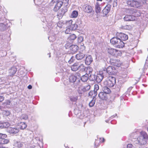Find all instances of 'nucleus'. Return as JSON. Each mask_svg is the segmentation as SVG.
<instances>
[{"label": "nucleus", "instance_id": "dca6fc26", "mask_svg": "<svg viewBox=\"0 0 148 148\" xmlns=\"http://www.w3.org/2000/svg\"><path fill=\"white\" fill-rule=\"evenodd\" d=\"M125 11L127 14H134L135 12L136 11V9L133 8L126 9Z\"/></svg>", "mask_w": 148, "mask_h": 148}, {"label": "nucleus", "instance_id": "f8f14e48", "mask_svg": "<svg viewBox=\"0 0 148 148\" xmlns=\"http://www.w3.org/2000/svg\"><path fill=\"white\" fill-rule=\"evenodd\" d=\"M67 11V10L66 8H63L60 10L58 13V16L60 18H62L65 12Z\"/></svg>", "mask_w": 148, "mask_h": 148}, {"label": "nucleus", "instance_id": "e2e57ef3", "mask_svg": "<svg viewBox=\"0 0 148 148\" xmlns=\"http://www.w3.org/2000/svg\"><path fill=\"white\" fill-rule=\"evenodd\" d=\"M148 57L147 58V59L146 60L145 63V66H144L145 67V68L147 67L148 66Z\"/></svg>", "mask_w": 148, "mask_h": 148}, {"label": "nucleus", "instance_id": "9d476101", "mask_svg": "<svg viewBox=\"0 0 148 148\" xmlns=\"http://www.w3.org/2000/svg\"><path fill=\"white\" fill-rule=\"evenodd\" d=\"M111 8V6L110 5H107L102 10V12L103 14V16H106L110 12Z\"/></svg>", "mask_w": 148, "mask_h": 148}, {"label": "nucleus", "instance_id": "7ed1b4c3", "mask_svg": "<svg viewBox=\"0 0 148 148\" xmlns=\"http://www.w3.org/2000/svg\"><path fill=\"white\" fill-rule=\"evenodd\" d=\"M108 52L109 54L116 57L120 56L121 54V52L119 50L112 48H108Z\"/></svg>", "mask_w": 148, "mask_h": 148}, {"label": "nucleus", "instance_id": "ddd939ff", "mask_svg": "<svg viewBox=\"0 0 148 148\" xmlns=\"http://www.w3.org/2000/svg\"><path fill=\"white\" fill-rule=\"evenodd\" d=\"M135 19V17L131 15H126L124 18V20L125 21H134Z\"/></svg>", "mask_w": 148, "mask_h": 148}, {"label": "nucleus", "instance_id": "2f4dec72", "mask_svg": "<svg viewBox=\"0 0 148 148\" xmlns=\"http://www.w3.org/2000/svg\"><path fill=\"white\" fill-rule=\"evenodd\" d=\"M24 145V143H21L20 142L16 141L14 144L15 146L18 148L23 147Z\"/></svg>", "mask_w": 148, "mask_h": 148}, {"label": "nucleus", "instance_id": "4468645a", "mask_svg": "<svg viewBox=\"0 0 148 148\" xmlns=\"http://www.w3.org/2000/svg\"><path fill=\"white\" fill-rule=\"evenodd\" d=\"M62 4L63 2L62 0H59L58 1L54 8V10L55 11L58 10L61 8Z\"/></svg>", "mask_w": 148, "mask_h": 148}, {"label": "nucleus", "instance_id": "49530a36", "mask_svg": "<svg viewBox=\"0 0 148 148\" xmlns=\"http://www.w3.org/2000/svg\"><path fill=\"white\" fill-rule=\"evenodd\" d=\"M89 79L91 80L94 81L96 79V76L93 74H90L89 75Z\"/></svg>", "mask_w": 148, "mask_h": 148}, {"label": "nucleus", "instance_id": "cd10ccee", "mask_svg": "<svg viewBox=\"0 0 148 148\" xmlns=\"http://www.w3.org/2000/svg\"><path fill=\"white\" fill-rule=\"evenodd\" d=\"M100 4L98 2L96 3L95 5V11L97 13H100L101 11V8L100 7Z\"/></svg>", "mask_w": 148, "mask_h": 148}, {"label": "nucleus", "instance_id": "0eeeda50", "mask_svg": "<svg viewBox=\"0 0 148 148\" xmlns=\"http://www.w3.org/2000/svg\"><path fill=\"white\" fill-rule=\"evenodd\" d=\"M19 131V128L15 126L14 127H10L7 129L8 132L11 134H17L18 132Z\"/></svg>", "mask_w": 148, "mask_h": 148}, {"label": "nucleus", "instance_id": "423d86ee", "mask_svg": "<svg viewBox=\"0 0 148 148\" xmlns=\"http://www.w3.org/2000/svg\"><path fill=\"white\" fill-rule=\"evenodd\" d=\"M90 88V86L89 84H87L83 87H81L79 88L78 92L79 94H82L84 92L89 90Z\"/></svg>", "mask_w": 148, "mask_h": 148}, {"label": "nucleus", "instance_id": "412c9836", "mask_svg": "<svg viewBox=\"0 0 148 148\" xmlns=\"http://www.w3.org/2000/svg\"><path fill=\"white\" fill-rule=\"evenodd\" d=\"M125 45L124 43L120 39H119V41L117 43L115 46L117 48H123Z\"/></svg>", "mask_w": 148, "mask_h": 148}, {"label": "nucleus", "instance_id": "39448f33", "mask_svg": "<svg viewBox=\"0 0 148 148\" xmlns=\"http://www.w3.org/2000/svg\"><path fill=\"white\" fill-rule=\"evenodd\" d=\"M72 22V20L69 21H60L58 22L57 23V26L60 28H63L65 27L66 25H68L69 24L71 23Z\"/></svg>", "mask_w": 148, "mask_h": 148}, {"label": "nucleus", "instance_id": "4d7b16f0", "mask_svg": "<svg viewBox=\"0 0 148 148\" xmlns=\"http://www.w3.org/2000/svg\"><path fill=\"white\" fill-rule=\"evenodd\" d=\"M99 89V86L98 85L95 84L94 86V91L95 92H97V91Z\"/></svg>", "mask_w": 148, "mask_h": 148}, {"label": "nucleus", "instance_id": "79ce46f5", "mask_svg": "<svg viewBox=\"0 0 148 148\" xmlns=\"http://www.w3.org/2000/svg\"><path fill=\"white\" fill-rule=\"evenodd\" d=\"M7 54V52L5 51L2 50L0 51V57H3Z\"/></svg>", "mask_w": 148, "mask_h": 148}, {"label": "nucleus", "instance_id": "6ab92c4d", "mask_svg": "<svg viewBox=\"0 0 148 148\" xmlns=\"http://www.w3.org/2000/svg\"><path fill=\"white\" fill-rule=\"evenodd\" d=\"M119 39L117 36L116 37H114L110 40V42L115 46L118 42V41H119Z\"/></svg>", "mask_w": 148, "mask_h": 148}, {"label": "nucleus", "instance_id": "5fc2aeb1", "mask_svg": "<svg viewBox=\"0 0 148 148\" xmlns=\"http://www.w3.org/2000/svg\"><path fill=\"white\" fill-rule=\"evenodd\" d=\"M71 43H67L65 45V47L66 49H70V47L71 46Z\"/></svg>", "mask_w": 148, "mask_h": 148}, {"label": "nucleus", "instance_id": "ea45409f", "mask_svg": "<svg viewBox=\"0 0 148 148\" xmlns=\"http://www.w3.org/2000/svg\"><path fill=\"white\" fill-rule=\"evenodd\" d=\"M96 99L95 97H93L92 100L90 102L89 105L90 107L93 106L95 102Z\"/></svg>", "mask_w": 148, "mask_h": 148}, {"label": "nucleus", "instance_id": "9b49d317", "mask_svg": "<svg viewBox=\"0 0 148 148\" xmlns=\"http://www.w3.org/2000/svg\"><path fill=\"white\" fill-rule=\"evenodd\" d=\"M112 65L117 67H120L121 65V62L118 59H114L111 60Z\"/></svg>", "mask_w": 148, "mask_h": 148}, {"label": "nucleus", "instance_id": "bf43d9fd", "mask_svg": "<svg viewBox=\"0 0 148 148\" xmlns=\"http://www.w3.org/2000/svg\"><path fill=\"white\" fill-rule=\"evenodd\" d=\"M75 60V57L74 56L71 57V58L69 61L68 62L69 63L71 64Z\"/></svg>", "mask_w": 148, "mask_h": 148}, {"label": "nucleus", "instance_id": "6e6d98bb", "mask_svg": "<svg viewBox=\"0 0 148 148\" xmlns=\"http://www.w3.org/2000/svg\"><path fill=\"white\" fill-rule=\"evenodd\" d=\"M116 116L117 114H115L114 115H113L111 116V117H110L109 119V120L106 121V122L107 123H108L110 120L114 119V117H116Z\"/></svg>", "mask_w": 148, "mask_h": 148}, {"label": "nucleus", "instance_id": "72a5a7b5", "mask_svg": "<svg viewBox=\"0 0 148 148\" xmlns=\"http://www.w3.org/2000/svg\"><path fill=\"white\" fill-rule=\"evenodd\" d=\"M134 0H127L126 1V3L128 6L133 8Z\"/></svg>", "mask_w": 148, "mask_h": 148}, {"label": "nucleus", "instance_id": "37998d69", "mask_svg": "<svg viewBox=\"0 0 148 148\" xmlns=\"http://www.w3.org/2000/svg\"><path fill=\"white\" fill-rule=\"evenodd\" d=\"M77 96H72L70 97V100L72 101L75 102L77 100Z\"/></svg>", "mask_w": 148, "mask_h": 148}, {"label": "nucleus", "instance_id": "f704fd0d", "mask_svg": "<svg viewBox=\"0 0 148 148\" xmlns=\"http://www.w3.org/2000/svg\"><path fill=\"white\" fill-rule=\"evenodd\" d=\"M132 28V27L131 26L128 25H124L122 26L121 27V28L122 29L128 30H130Z\"/></svg>", "mask_w": 148, "mask_h": 148}, {"label": "nucleus", "instance_id": "3c124183", "mask_svg": "<svg viewBox=\"0 0 148 148\" xmlns=\"http://www.w3.org/2000/svg\"><path fill=\"white\" fill-rule=\"evenodd\" d=\"M92 69L91 68L88 67L87 68L86 72L87 73H89V75H90V74H92L91 73H92Z\"/></svg>", "mask_w": 148, "mask_h": 148}, {"label": "nucleus", "instance_id": "680f3d73", "mask_svg": "<svg viewBox=\"0 0 148 148\" xmlns=\"http://www.w3.org/2000/svg\"><path fill=\"white\" fill-rule=\"evenodd\" d=\"M59 63H60V64H59L60 66H63L64 64H65V62L64 61H61L60 62H59Z\"/></svg>", "mask_w": 148, "mask_h": 148}, {"label": "nucleus", "instance_id": "20e7f679", "mask_svg": "<svg viewBox=\"0 0 148 148\" xmlns=\"http://www.w3.org/2000/svg\"><path fill=\"white\" fill-rule=\"evenodd\" d=\"M105 70H103L102 71H100L99 73L96 76V79L97 82H100L103 79L104 76H106Z\"/></svg>", "mask_w": 148, "mask_h": 148}, {"label": "nucleus", "instance_id": "052dcab7", "mask_svg": "<svg viewBox=\"0 0 148 148\" xmlns=\"http://www.w3.org/2000/svg\"><path fill=\"white\" fill-rule=\"evenodd\" d=\"M6 137V135L0 133V139L1 138H5Z\"/></svg>", "mask_w": 148, "mask_h": 148}, {"label": "nucleus", "instance_id": "58836bf2", "mask_svg": "<svg viewBox=\"0 0 148 148\" xmlns=\"http://www.w3.org/2000/svg\"><path fill=\"white\" fill-rule=\"evenodd\" d=\"M101 139L100 138H97V139H96L95 142V145L96 146H98L101 142Z\"/></svg>", "mask_w": 148, "mask_h": 148}, {"label": "nucleus", "instance_id": "a211bd4d", "mask_svg": "<svg viewBox=\"0 0 148 148\" xmlns=\"http://www.w3.org/2000/svg\"><path fill=\"white\" fill-rule=\"evenodd\" d=\"M92 59L91 56H87L85 60V62L87 65H90L92 61Z\"/></svg>", "mask_w": 148, "mask_h": 148}, {"label": "nucleus", "instance_id": "5701e85b", "mask_svg": "<svg viewBox=\"0 0 148 148\" xmlns=\"http://www.w3.org/2000/svg\"><path fill=\"white\" fill-rule=\"evenodd\" d=\"M79 63H75L73 64L71 66V70L73 71H76L78 70Z\"/></svg>", "mask_w": 148, "mask_h": 148}, {"label": "nucleus", "instance_id": "a18cd8bd", "mask_svg": "<svg viewBox=\"0 0 148 148\" xmlns=\"http://www.w3.org/2000/svg\"><path fill=\"white\" fill-rule=\"evenodd\" d=\"M10 114V112L8 110H4L3 112V114L5 116H8Z\"/></svg>", "mask_w": 148, "mask_h": 148}, {"label": "nucleus", "instance_id": "de8ad7c7", "mask_svg": "<svg viewBox=\"0 0 148 148\" xmlns=\"http://www.w3.org/2000/svg\"><path fill=\"white\" fill-rule=\"evenodd\" d=\"M72 31L71 29L70 28L69 26L66 29L65 31V33L66 34H70L71 33V32Z\"/></svg>", "mask_w": 148, "mask_h": 148}, {"label": "nucleus", "instance_id": "bb28decb", "mask_svg": "<svg viewBox=\"0 0 148 148\" xmlns=\"http://www.w3.org/2000/svg\"><path fill=\"white\" fill-rule=\"evenodd\" d=\"M77 79V77L76 76L73 75H71L69 76V82H74Z\"/></svg>", "mask_w": 148, "mask_h": 148}, {"label": "nucleus", "instance_id": "473e14b6", "mask_svg": "<svg viewBox=\"0 0 148 148\" xmlns=\"http://www.w3.org/2000/svg\"><path fill=\"white\" fill-rule=\"evenodd\" d=\"M5 138H2L0 139V144H7L9 142V140L5 139Z\"/></svg>", "mask_w": 148, "mask_h": 148}, {"label": "nucleus", "instance_id": "7c9ffc66", "mask_svg": "<svg viewBox=\"0 0 148 148\" xmlns=\"http://www.w3.org/2000/svg\"><path fill=\"white\" fill-rule=\"evenodd\" d=\"M88 76L89 75L87 74H86L83 75L81 77V79L83 82H86L88 80Z\"/></svg>", "mask_w": 148, "mask_h": 148}, {"label": "nucleus", "instance_id": "a19ab883", "mask_svg": "<svg viewBox=\"0 0 148 148\" xmlns=\"http://www.w3.org/2000/svg\"><path fill=\"white\" fill-rule=\"evenodd\" d=\"M97 95V92H95L94 91H91L88 93V95L90 96H92L93 97H95Z\"/></svg>", "mask_w": 148, "mask_h": 148}, {"label": "nucleus", "instance_id": "c03bdc74", "mask_svg": "<svg viewBox=\"0 0 148 148\" xmlns=\"http://www.w3.org/2000/svg\"><path fill=\"white\" fill-rule=\"evenodd\" d=\"M21 129L23 130L25 129L27 126L26 124L25 123H21L20 125Z\"/></svg>", "mask_w": 148, "mask_h": 148}, {"label": "nucleus", "instance_id": "4be33fe9", "mask_svg": "<svg viewBox=\"0 0 148 148\" xmlns=\"http://www.w3.org/2000/svg\"><path fill=\"white\" fill-rule=\"evenodd\" d=\"M78 48V47L77 45H72L70 47L69 49L72 53H75L77 51Z\"/></svg>", "mask_w": 148, "mask_h": 148}, {"label": "nucleus", "instance_id": "338daca9", "mask_svg": "<svg viewBox=\"0 0 148 148\" xmlns=\"http://www.w3.org/2000/svg\"><path fill=\"white\" fill-rule=\"evenodd\" d=\"M4 100V97L0 95V102H2Z\"/></svg>", "mask_w": 148, "mask_h": 148}, {"label": "nucleus", "instance_id": "69168bd1", "mask_svg": "<svg viewBox=\"0 0 148 148\" xmlns=\"http://www.w3.org/2000/svg\"><path fill=\"white\" fill-rule=\"evenodd\" d=\"M146 0H140V6L141 4V3L144 4H145L146 3Z\"/></svg>", "mask_w": 148, "mask_h": 148}, {"label": "nucleus", "instance_id": "1a4fd4ad", "mask_svg": "<svg viewBox=\"0 0 148 148\" xmlns=\"http://www.w3.org/2000/svg\"><path fill=\"white\" fill-rule=\"evenodd\" d=\"M83 8L84 11L85 12L88 13H91L92 10L91 6L87 4L84 5L83 7Z\"/></svg>", "mask_w": 148, "mask_h": 148}, {"label": "nucleus", "instance_id": "f03ea898", "mask_svg": "<svg viewBox=\"0 0 148 148\" xmlns=\"http://www.w3.org/2000/svg\"><path fill=\"white\" fill-rule=\"evenodd\" d=\"M115 83V78L111 76L108 77L107 79L104 82V85L109 87L113 86Z\"/></svg>", "mask_w": 148, "mask_h": 148}, {"label": "nucleus", "instance_id": "864d4df0", "mask_svg": "<svg viewBox=\"0 0 148 148\" xmlns=\"http://www.w3.org/2000/svg\"><path fill=\"white\" fill-rule=\"evenodd\" d=\"M77 40L79 43H81L83 40V37L82 36H79L78 37Z\"/></svg>", "mask_w": 148, "mask_h": 148}, {"label": "nucleus", "instance_id": "4c0bfd02", "mask_svg": "<svg viewBox=\"0 0 148 148\" xmlns=\"http://www.w3.org/2000/svg\"><path fill=\"white\" fill-rule=\"evenodd\" d=\"M78 12L77 11L74 10L71 15V17L73 18H76L78 16Z\"/></svg>", "mask_w": 148, "mask_h": 148}, {"label": "nucleus", "instance_id": "f3484780", "mask_svg": "<svg viewBox=\"0 0 148 148\" xmlns=\"http://www.w3.org/2000/svg\"><path fill=\"white\" fill-rule=\"evenodd\" d=\"M106 71V73L105 75L106 76H107L106 75L107 73H108L109 75H111L113 73V68L112 66H109L106 69H104Z\"/></svg>", "mask_w": 148, "mask_h": 148}, {"label": "nucleus", "instance_id": "6e6552de", "mask_svg": "<svg viewBox=\"0 0 148 148\" xmlns=\"http://www.w3.org/2000/svg\"><path fill=\"white\" fill-rule=\"evenodd\" d=\"M116 35L122 41L126 40L128 38V36L127 35L122 33H118Z\"/></svg>", "mask_w": 148, "mask_h": 148}, {"label": "nucleus", "instance_id": "09e8293b", "mask_svg": "<svg viewBox=\"0 0 148 148\" xmlns=\"http://www.w3.org/2000/svg\"><path fill=\"white\" fill-rule=\"evenodd\" d=\"M28 116L26 114H23L20 117L21 119L26 120L28 119Z\"/></svg>", "mask_w": 148, "mask_h": 148}, {"label": "nucleus", "instance_id": "b1692460", "mask_svg": "<svg viewBox=\"0 0 148 148\" xmlns=\"http://www.w3.org/2000/svg\"><path fill=\"white\" fill-rule=\"evenodd\" d=\"M133 8H138L140 7V0H134Z\"/></svg>", "mask_w": 148, "mask_h": 148}, {"label": "nucleus", "instance_id": "0e129e2a", "mask_svg": "<svg viewBox=\"0 0 148 148\" xmlns=\"http://www.w3.org/2000/svg\"><path fill=\"white\" fill-rule=\"evenodd\" d=\"M134 146L132 144H128L127 146V148H134Z\"/></svg>", "mask_w": 148, "mask_h": 148}, {"label": "nucleus", "instance_id": "e433bc0d", "mask_svg": "<svg viewBox=\"0 0 148 148\" xmlns=\"http://www.w3.org/2000/svg\"><path fill=\"white\" fill-rule=\"evenodd\" d=\"M79 68H78V70H79L80 71H83L85 70V67L83 64H80L79 63Z\"/></svg>", "mask_w": 148, "mask_h": 148}, {"label": "nucleus", "instance_id": "774afa93", "mask_svg": "<svg viewBox=\"0 0 148 148\" xmlns=\"http://www.w3.org/2000/svg\"><path fill=\"white\" fill-rule=\"evenodd\" d=\"M127 74H125L124 75L122 76V77L123 78H126L127 77Z\"/></svg>", "mask_w": 148, "mask_h": 148}, {"label": "nucleus", "instance_id": "13d9d810", "mask_svg": "<svg viewBox=\"0 0 148 148\" xmlns=\"http://www.w3.org/2000/svg\"><path fill=\"white\" fill-rule=\"evenodd\" d=\"M138 132H135L134 133H132L131 134V136L133 138H135L136 137V135L138 134Z\"/></svg>", "mask_w": 148, "mask_h": 148}, {"label": "nucleus", "instance_id": "2eb2a0df", "mask_svg": "<svg viewBox=\"0 0 148 148\" xmlns=\"http://www.w3.org/2000/svg\"><path fill=\"white\" fill-rule=\"evenodd\" d=\"M10 125V124L8 122H2L0 121V129L8 128Z\"/></svg>", "mask_w": 148, "mask_h": 148}, {"label": "nucleus", "instance_id": "f257e3e1", "mask_svg": "<svg viewBox=\"0 0 148 148\" xmlns=\"http://www.w3.org/2000/svg\"><path fill=\"white\" fill-rule=\"evenodd\" d=\"M139 133L137 140L134 142V143L140 145H145L148 142V134L144 131H142Z\"/></svg>", "mask_w": 148, "mask_h": 148}, {"label": "nucleus", "instance_id": "c85d7f7f", "mask_svg": "<svg viewBox=\"0 0 148 148\" xmlns=\"http://www.w3.org/2000/svg\"><path fill=\"white\" fill-rule=\"evenodd\" d=\"M16 69L15 67H12L11 69L9 70V72L10 75H14L16 73Z\"/></svg>", "mask_w": 148, "mask_h": 148}, {"label": "nucleus", "instance_id": "393cba45", "mask_svg": "<svg viewBox=\"0 0 148 148\" xmlns=\"http://www.w3.org/2000/svg\"><path fill=\"white\" fill-rule=\"evenodd\" d=\"M99 97L102 100H106L107 98L106 95L103 92H100L99 94Z\"/></svg>", "mask_w": 148, "mask_h": 148}, {"label": "nucleus", "instance_id": "8fccbe9b", "mask_svg": "<svg viewBox=\"0 0 148 148\" xmlns=\"http://www.w3.org/2000/svg\"><path fill=\"white\" fill-rule=\"evenodd\" d=\"M76 38V36L75 34H72L71 35L70 37L69 38L70 40H74Z\"/></svg>", "mask_w": 148, "mask_h": 148}, {"label": "nucleus", "instance_id": "c9c22d12", "mask_svg": "<svg viewBox=\"0 0 148 148\" xmlns=\"http://www.w3.org/2000/svg\"><path fill=\"white\" fill-rule=\"evenodd\" d=\"M143 13H141L140 11L139 10H137L136 9V11L135 12L134 15L135 16L138 17L140 16H143Z\"/></svg>", "mask_w": 148, "mask_h": 148}, {"label": "nucleus", "instance_id": "603ef678", "mask_svg": "<svg viewBox=\"0 0 148 148\" xmlns=\"http://www.w3.org/2000/svg\"><path fill=\"white\" fill-rule=\"evenodd\" d=\"M48 27L49 29L51 30V29L53 27V23L51 21L50 23H48Z\"/></svg>", "mask_w": 148, "mask_h": 148}, {"label": "nucleus", "instance_id": "a878e982", "mask_svg": "<svg viewBox=\"0 0 148 148\" xmlns=\"http://www.w3.org/2000/svg\"><path fill=\"white\" fill-rule=\"evenodd\" d=\"M73 22V21L72 22ZM68 25L70 28L71 29V30H76L77 28V25L76 23L73 24L72 22L71 23L69 24Z\"/></svg>", "mask_w": 148, "mask_h": 148}, {"label": "nucleus", "instance_id": "c756f323", "mask_svg": "<svg viewBox=\"0 0 148 148\" xmlns=\"http://www.w3.org/2000/svg\"><path fill=\"white\" fill-rule=\"evenodd\" d=\"M102 90L103 92L106 95L109 94L110 92V89L107 87V86L103 87V88Z\"/></svg>", "mask_w": 148, "mask_h": 148}, {"label": "nucleus", "instance_id": "aec40b11", "mask_svg": "<svg viewBox=\"0 0 148 148\" xmlns=\"http://www.w3.org/2000/svg\"><path fill=\"white\" fill-rule=\"evenodd\" d=\"M85 57V55L83 53L79 52L76 55L75 58L78 60H81Z\"/></svg>", "mask_w": 148, "mask_h": 148}]
</instances>
